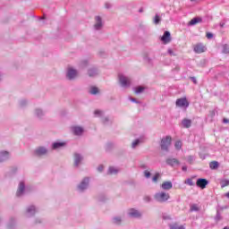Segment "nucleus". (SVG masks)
<instances>
[{"mask_svg": "<svg viewBox=\"0 0 229 229\" xmlns=\"http://www.w3.org/2000/svg\"><path fill=\"white\" fill-rule=\"evenodd\" d=\"M170 198L171 195L165 191H159L154 195V199L159 203H165V201H167Z\"/></svg>", "mask_w": 229, "mask_h": 229, "instance_id": "f257e3e1", "label": "nucleus"}, {"mask_svg": "<svg viewBox=\"0 0 229 229\" xmlns=\"http://www.w3.org/2000/svg\"><path fill=\"white\" fill-rule=\"evenodd\" d=\"M89 185H90V178L84 177L81 182L78 184L77 190L79 192H85L87 189H89Z\"/></svg>", "mask_w": 229, "mask_h": 229, "instance_id": "f03ea898", "label": "nucleus"}, {"mask_svg": "<svg viewBox=\"0 0 229 229\" xmlns=\"http://www.w3.org/2000/svg\"><path fill=\"white\" fill-rule=\"evenodd\" d=\"M173 141V138L171 136H166L161 140V149L163 151H169V146H171V142Z\"/></svg>", "mask_w": 229, "mask_h": 229, "instance_id": "7ed1b4c3", "label": "nucleus"}, {"mask_svg": "<svg viewBox=\"0 0 229 229\" xmlns=\"http://www.w3.org/2000/svg\"><path fill=\"white\" fill-rule=\"evenodd\" d=\"M47 153H49V150L44 146L38 147L33 151L34 157H46Z\"/></svg>", "mask_w": 229, "mask_h": 229, "instance_id": "20e7f679", "label": "nucleus"}, {"mask_svg": "<svg viewBox=\"0 0 229 229\" xmlns=\"http://www.w3.org/2000/svg\"><path fill=\"white\" fill-rule=\"evenodd\" d=\"M37 212H38V209L37 208V207H35L34 205H30L27 207L25 211V216L26 217H33V216H35Z\"/></svg>", "mask_w": 229, "mask_h": 229, "instance_id": "39448f33", "label": "nucleus"}, {"mask_svg": "<svg viewBox=\"0 0 229 229\" xmlns=\"http://www.w3.org/2000/svg\"><path fill=\"white\" fill-rule=\"evenodd\" d=\"M193 51L197 53V55H201V53H205V51H207V46L203 43H198L194 45Z\"/></svg>", "mask_w": 229, "mask_h": 229, "instance_id": "423d86ee", "label": "nucleus"}, {"mask_svg": "<svg viewBox=\"0 0 229 229\" xmlns=\"http://www.w3.org/2000/svg\"><path fill=\"white\" fill-rule=\"evenodd\" d=\"M175 105L180 108H189V100H187V98H178Z\"/></svg>", "mask_w": 229, "mask_h": 229, "instance_id": "0eeeda50", "label": "nucleus"}, {"mask_svg": "<svg viewBox=\"0 0 229 229\" xmlns=\"http://www.w3.org/2000/svg\"><path fill=\"white\" fill-rule=\"evenodd\" d=\"M102 29H103V19L101 18V16H96L94 30H96L97 31H99Z\"/></svg>", "mask_w": 229, "mask_h": 229, "instance_id": "6e6552de", "label": "nucleus"}, {"mask_svg": "<svg viewBox=\"0 0 229 229\" xmlns=\"http://www.w3.org/2000/svg\"><path fill=\"white\" fill-rule=\"evenodd\" d=\"M78 76V71L72 68H69L66 72L67 80L72 81Z\"/></svg>", "mask_w": 229, "mask_h": 229, "instance_id": "1a4fd4ad", "label": "nucleus"}, {"mask_svg": "<svg viewBox=\"0 0 229 229\" xmlns=\"http://www.w3.org/2000/svg\"><path fill=\"white\" fill-rule=\"evenodd\" d=\"M72 131L74 135H77V137H80L83 135V132L85 131V129L81 126H72Z\"/></svg>", "mask_w": 229, "mask_h": 229, "instance_id": "9d476101", "label": "nucleus"}, {"mask_svg": "<svg viewBox=\"0 0 229 229\" xmlns=\"http://www.w3.org/2000/svg\"><path fill=\"white\" fill-rule=\"evenodd\" d=\"M119 81L122 87H130L131 81L123 75H119Z\"/></svg>", "mask_w": 229, "mask_h": 229, "instance_id": "9b49d317", "label": "nucleus"}, {"mask_svg": "<svg viewBox=\"0 0 229 229\" xmlns=\"http://www.w3.org/2000/svg\"><path fill=\"white\" fill-rule=\"evenodd\" d=\"M24 191H26V184H24V182H21L18 186L16 196L21 198V196L24 194Z\"/></svg>", "mask_w": 229, "mask_h": 229, "instance_id": "f8f14e48", "label": "nucleus"}, {"mask_svg": "<svg viewBox=\"0 0 229 229\" xmlns=\"http://www.w3.org/2000/svg\"><path fill=\"white\" fill-rule=\"evenodd\" d=\"M196 185L197 187H199V189H207L208 181L207 179L199 178L197 180Z\"/></svg>", "mask_w": 229, "mask_h": 229, "instance_id": "ddd939ff", "label": "nucleus"}, {"mask_svg": "<svg viewBox=\"0 0 229 229\" xmlns=\"http://www.w3.org/2000/svg\"><path fill=\"white\" fill-rule=\"evenodd\" d=\"M67 146V142L65 141H55L52 143V149H61V148H65Z\"/></svg>", "mask_w": 229, "mask_h": 229, "instance_id": "4468645a", "label": "nucleus"}, {"mask_svg": "<svg viewBox=\"0 0 229 229\" xmlns=\"http://www.w3.org/2000/svg\"><path fill=\"white\" fill-rule=\"evenodd\" d=\"M83 160V156L80 153L74 154V166L80 167V164H81V161Z\"/></svg>", "mask_w": 229, "mask_h": 229, "instance_id": "2eb2a0df", "label": "nucleus"}, {"mask_svg": "<svg viewBox=\"0 0 229 229\" xmlns=\"http://www.w3.org/2000/svg\"><path fill=\"white\" fill-rule=\"evenodd\" d=\"M161 40L164 42V44H169V42H171V32L167 30L165 31Z\"/></svg>", "mask_w": 229, "mask_h": 229, "instance_id": "dca6fc26", "label": "nucleus"}, {"mask_svg": "<svg viewBox=\"0 0 229 229\" xmlns=\"http://www.w3.org/2000/svg\"><path fill=\"white\" fill-rule=\"evenodd\" d=\"M98 74H99V70L96 67H92L88 70V75L89 78H94V76H98Z\"/></svg>", "mask_w": 229, "mask_h": 229, "instance_id": "f3484780", "label": "nucleus"}, {"mask_svg": "<svg viewBox=\"0 0 229 229\" xmlns=\"http://www.w3.org/2000/svg\"><path fill=\"white\" fill-rule=\"evenodd\" d=\"M161 189H163V191H171V189H173V182H171V181L164 182L161 184Z\"/></svg>", "mask_w": 229, "mask_h": 229, "instance_id": "a211bd4d", "label": "nucleus"}, {"mask_svg": "<svg viewBox=\"0 0 229 229\" xmlns=\"http://www.w3.org/2000/svg\"><path fill=\"white\" fill-rule=\"evenodd\" d=\"M10 158V152L8 151H1L0 152V163L5 162V160H8Z\"/></svg>", "mask_w": 229, "mask_h": 229, "instance_id": "6ab92c4d", "label": "nucleus"}, {"mask_svg": "<svg viewBox=\"0 0 229 229\" xmlns=\"http://www.w3.org/2000/svg\"><path fill=\"white\" fill-rule=\"evenodd\" d=\"M129 216H131V217H140V212L135 208H131L129 209Z\"/></svg>", "mask_w": 229, "mask_h": 229, "instance_id": "aec40b11", "label": "nucleus"}, {"mask_svg": "<svg viewBox=\"0 0 229 229\" xmlns=\"http://www.w3.org/2000/svg\"><path fill=\"white\" fill-rule=\"evenodd\" d=\"M34 114H35L36 117H38V119H42V117H44V115H46V113H44V110H42L40 108H36L34 111Z\"/></svg>", "mask_w": 229, "mask_h": 229, "instance_id": "412c9836", "label": "nucleus"}, {"mask_svg": "<svg viewBox=\"0 0 229 229\" xmlns=\"http://www.w3.org/2000/svg\"><path fill=\"white\" fill-rule=\"evenodd\" d=\"M203 19L197 17V18H193L189 21V26H194L196 24H199V22H202Z\"/></svg>", "mask_w": 229, "mask_h": 229, "instance_id": "4be33fe9", "label": "nucleus"}, {"mask_svg": "<svg viewBox=\"0 0 229 229\" xmlns=\"http://www.w3.org/2000/svg\"><path fill=\"white\" fill-rule=\"evenodd\" d=\"M114 146V142L112 141L107 142L105 146L106 152L110 153L111 151H113Z\"/></svg>", "mask_w": 229, "mask_h": 229, "instance_id": "5701e85b", "label": "nucleus"}, {"mask_svg": "<svg viewBox=\"0 0 229 229\" xmlns=\"http://www.w3.org/2000/svg\"><path fill=\"white\" fill-rule=\"evenodd\" d=\"M182 124L183 126V128H191V126L192 125V121L184 118L182 122Z\"/></svg>", "mask_w": 229, "mask_h": 229, "instance_id": "b1692460", "label": "nucleus"}, {"mask_svg": "<svg viewBox=\"0 0 229 229\" xmlns=\"http://www.w3.org/2000/svg\"><path fill=\"white\" fill-rule=\"evenodd\" d=\"M166 164L168 165H175L180 164V161H178V159H176V158H167Z\"/></svg>", "mask_w": 229, "mask_h": 229, "instance_id": "393cba45", "label": "nucleus"}, {"mask_svg": "<svg viewBox=\"0 0 229 229\" xmlns=\"http://www.w3.org/2000/svg\"><path fill=\"white\" fill-rule=\"evenodd\" d=\"M219 167V162L217 161H211L209 163V168L214 170V169H217Z\"/></svg>", "mask_w": 229, "mask_h": 229, "instance_id": "a878e982", "label": "nucleus"}, {"mask_svg": "<svg viewBox=\"0 0 229 229\" xmlns=\"http://www.w3.org/2000/svg\"><path fill=\"white\" fill-rule=\"evenodd\" d=\"M19 105L21 108H26V106H28V100L26 98H22L19 101Z\"/></svg>", "mask_w": 229, "mask_h": 229, "instance_id": "bb28decb", "label": "nucleus"}, {"mask_svg": "<svg viewBox=\"0 0 229 229\" xmlns=\"http://www.w3.org/2000/svg\"><path fill=\"white\" fill-rule=\"evenodd\" d=\"M98 93H99V89H98V87H91L90 88L89 94H91L92 96H96Z\"/></svg>", "mask_w": 229, "mask_h": 229, "instance_id": "cd10ccee", "label": "nucleus"}, {"mask_svg": "<svg viewBox=\"0 0 229 229\" xmlns=\"http://www.w3.org/2000/svg\"><path fill=\"white\" fill-rule=\"evenodd\" d=\"M103 124L106 126H108V124H112V120L108 116H106L105 118L102 119Z\"/></svg>", "mask_w": 229, "mask_h": 229, "instance_id": "c85d7f7f", "label": "nucleus"}, {"mask_svg": "<svg viewBox=\"0 0 229 229\" xmlns=\"http://www.w3.org/2000/svg\"><path fill=\"white\" fill-rule=\"evenodd\" d=\"M115 174V166H109L106 172L107 175Z\"/></svg>", "mask_w": 229, "mask_h": 229, "instance_id": "c756f323", "label": "nucleus"}, {"mask_svg": "<svg viewBox=\"0 0 229 229\" xmlns=\"http://www.w3.org/2000/svg\"><path fill=\"white\" fill-rule=\"evenodd\" d=\"M95 117H103L104 112L102 110L97 109L94 112Z\"/></svg>", "mask_w": 229, "mask_h": 229, "instance_id": "7c9ffc66", "label": "nucleus"}, {"mask_svg": "<svg viewBox=\"0 0 229 229\" xmlns=\"http://www.w3.org/2000/svg\"><path fill=\"white\" fill-rule=\"evenodd\" d=\"M146 88H144L142 86H139L134 89V92H135V94H140V92H142Z\"/></svg>", "mask_w": 229, "mask_h": 229, "instance_id": "2f4dec72", "label": "nucleus"}, {"mask_svg": "<svg viewBox=\"0 0 229 229\" xmlns=\"http://www.w3.org/2000/svg\"><path fill=\"white\" fill-rule=\"evenodd\" d=\"M158 180H160V174L156 173L154 177L152 178V182H154V183H157Z\"/></svg>", "mask_w": 229, "mask_h": 229, "instance_id": "473e14b6", "label": "nucleus"}, {"mask_svg": "<svg viewBox=\"0 0 229 229\" xmlns=\"http://www.w3.org/2000/svg\"><path fill=\"white\" fill-rule=\"evenodd\" d=\"M190 210L191 212H198V210H199V208L198 207V205L193 204L191 206Z\"/></svg>", "mask_w": 229, "mask_h": 229, "instance_id": "72a5a7b5", "label": "nucleus"}, {"mask_svg": "<svg viewBox=\"0 0 229 229\" xmlns=\"http://www.w3.org/2000/svg\"><path fill=\"white\" fill-rule=\"evenodd\" d=\"M228 185H229V180H224L221 182L222 189H225V187H228Z\"/></svg>", "mask_w": 229, "mask_h": 229, "instance_id": "f704fd0d", "label": "nucleus"}, {"mask_svg": "<svg viewBox=\"0 0 229 229\" xmlns=\"http://www.w3.org/2000/svg\"><path fill=\"white\" fill-rule=\"evenodd\" d=\"M182 141L180 140L176 141L174 144L175 149H178V150L182 149Z\"/></svg>", "mask_w": 229, "mask_h": 229, "instance_id": "c9c22d12", "label": "nucleus"}, {"mask_svg": "<svg viewBox=\"0 0 229 229\" xmlns=\"http://www.w3.org/2000/svg\"><path fill=\"white\" fill-rule=\"evenodd\" d=\"M170 229H185L183 225H178L177 224H174V225H171Z\"/></svg>", "mask_w": 229, "mask_h": 229, "instance_id": "e433bc0d", "label": "nucleus"}, {"mask_svg": "<svg viewBox=\"0 0 229 229\" xmlns=\"http://www.w3.org/2000/svg\"><path fill=\"white\" fill-rule=\"evenodd\" d=\"M97 171H98V173H103V171H105V165H99L97 167Z\"/></svg>", "mask_w": 229, "mask_h": 229, "instance_id": "4c0bfd02", "label": "nucleus"}, {"mask_svg": "<svg viewBox=\"0 0 229 229\" xmlns=\"http://www.w3.org/2000/svg\"><path fill=\"white\" fill-rule=\"evenodd\" d=\"M184 183H186V185H190L191 187H192V185H194V182L192 181V179H187Z\"/></svg>", "mask_w": 229, "mask_h": 229, "instance_id": "58836bf2", "label": "nucleus"}, {"mask_svg": "<svg viewBox=\"0 0 229 229\" xmlns=\"http://www.w3.org/2000/svg\"><path fill=\"white\" fill-rule=\"evenodd\" d=\"M223 53H225L226 55H229V47H228V45L224 46Z\"/></svg>", "mask_w": 229, "mask_h": 229, "instance_id": "ea45409f", "label": "nucleus"}, {"mask_svg": "<svg viewBox=\"0 0 229 229\" xmlns=\"http://www.w3.org/2000/svg\"><path fill=\"white\" fill-rule=\"evenodd\" d=\"M140 140H135L133 142H132V148H137V146H139Z\"/></svg>", "mask_w": 229, "mask_h": 229, "instance_id": "a19ab883", "label": "nucleus"}, {"mask_svg": "<svg viewBox=\"0 0 229 229\" xmlns=\"http://www.w3.org/2000/svg\"><path fill=\"white\" fill-rule=\"evenodd\" d=\"M112 6H114L112 4H110V3H108V2H106V4H105V8L106 9V10H110V8H112Z\"/></svg>", "mask_w": 229, "mask_h": 229, "instance_id": "79ce46f5", "label": "nucleus"}, {"mask_svg": "<svg viewBox=\"0 0 229 229\" xmlns=\"http://www.w3.org/2000/svg\"><path fill=\"white\" fill-rule=\"evenodd\" d=\"M144 176L146 178H149L151 176V173L149 171H148V170H145L144 171Z\"/></svg>", "mask_w": 229, "mask_h": 229, "instance_id": "37998d69", "label": "nucleus"}, {"mask_svg": "<svg viewBox=\"0 0 229 229\" xmlns=\"http://www.w3.org/2000/svg\"><path fill=\"white\" fill-rule=\"evenodd\" d=\"M154 22H155V24H158V22H160V16L156 15L155 19H154Z\"/></svg>", "mask_w": 229, "mask_h": 229, "instance_id": "c03bdc74", "label": "nucleus"}, {"mask_svg": "<svg viewBox=\"0 0 229 229\" xmlns=\"http://www.w3.org/2000/svg\"><path fill=\"white\" fill-rule=\"evenodd\" d=\"M206 37H207V38H214V34H212L211 32H207L206 33Z\"/></svg>", "mask_w": 229, "mask_h": 229, "instance_id": "a18cd8bd", "label": "nucleus"}, {"mask_svg": "<svg viewBox=\"0 0 229 229\" xmlns=\"http://www.w3.org/2000/svg\"><path fill=\"white\" fill-rule=\"evenodd\" d=\"M123 222V219L121 217H116V225H121V223Z\"/></svg>", "mask_w": 229, "mask_h": 229, "instance_id": "49530a36", "label": "nucleus"}, {"mask_svg": "<svg viewBox=\"0 0 229 229\" xmlns=\"http://www.w3.org/2000/svg\"><path fill=\"white\" fill-rule=\"evenodd\" d=\"M168 54H169L171 56H174V52L173 51V49H168Z\"/></svg>", "mask_w": 229, "mask_h": 229, "instance_id": "de8ad7c7", "label": "nucleus"}, {"mask_svg": "<svg viewBox=\"0 0 229 229\" xmlns=\"http://www.w3.org/2000/svg\"><path fill=\"white\" fill-rule=\"evenodd\" d=\"M193 160H194V158L192 157V156H190L188 157V161L190 162V164H192Z\"/></svg>", "mask_w": 229, "mask_h": 229, "instance_id": "09e8293b", "label": "nucleus"}, {"mask_svg": "<svg viewBox=\"0 0 229 229\" xmlns=\"http://www.w3.org/2000/svg\"><path fill=\"white\" fill-rule=\"evenodd\" d=\"M223 123H224L225 124H228L229 120H228L227 118H224V119H223Z\"/></svg>", "mask_w": 229, "mask_h": 229, "instance_id": "8fccbe9b", "label": "nucleus"}, {"mask_svg": "<svg viewBox=\"0 0 229 229\" xmlns=\"http://www.w3.org/2000/svg\"><path fill=\"white\" fill-rule=\"evenodd\" d=\"M145 201H151V198L149 196L144 197Z\"/></svg>", "mask_w": 229, "mask_h": 229, "instance_id": "3c124183", "label": "nucleus"}, {"mask_svg": "<svg viewBox=\"0 0 229 229\" xmlns=\"http://www.w3.org/2000/svg\"><path fill=\"white\" fill-rule=\"evenodd\" d=\"M38 223H42V218H37L36 219V225L38 224Z\"/></svg>", "mask_w": 229, "mask_h": 229, "instance_id": "603ef678", "label": "nucleus"}, {"mask_svg": "<svg viewBox=\"0 0 229 229\" xmlns=\"http://www.w3.org/2000/svg\"><path fill=\"white\" fill-rule=\"evenodd\" d=\"M82 64H83L84 67H86V65H88L89 63L87 61H82Z\"/></svg>", "mask_w": 229, "mask_h": 229, "instance_id": "864d4df0", "label": "nucleus"}, {"mask_svg": "<svg viewBox=\"0 0 229 229\" xmlns=\"http://www.w3.org/2000/svg\"><path fill=\"white\" fill-rule=\"evenodd\" d=\"M182 171L186 172L187 171V166H182Z\"/></svg>", "mask_w": 229, "mask_h": 229, "instance_id": "5fc2aeb1", "label": "nucleus"}, {"mask_svg": "<svg viewBox=\"0 0 229 229\" xmlns=\"http://www.w3.org/2000/svg\"><path fill=\"white\" fill-rule=\"evenodd\" d=\"M221 28H225V23H220Z\"/></svg>", "mask_w": 229, "mask_h": 229, "instance_id": "6e6d98bb", "label": "nucleus"}, {"mask_svg": "<svg viewBox=\"0 0 229 229\" xmlns=\"http://www.w3.org/2000/svg\"><path fill=\"white\" fill-rule=\"evenodd\" d=\"M99 201H105V199H99Z\"/></svg>", "mask_w": 229, "mask_h": 229, "instance_id": "4d7b16f0", "label": "nucleus"}, {"mask_svg": "<svg viewBox=\"0 0 229 229\" xmlns=\"http://www.w3.org/2000/svg\"><path fill=\"white\" fill-rule=\"evenodd\" d=\"M192 3H194L195 1H198V0H191Z\"/></svg>", "mask_w": 229, "mask_h": 229, "instance_id": "13d9d810", "label": "nucleus"}, {"mask_svg": "<svg viewBox=\"0 0 229 229\" xmlns=\"http://www.w3.org/2000/svg\"><path fill=\"white\" fill-rule=\"evenodd\" d=\"M131 101L135 102V98H131Z\"/></svg>", "mask_w": 229, "mask_h": 229, "instance_id": "bf43d9fd", "label": "nucleus"}, {"mask_svg": "<svg viewBox=\"0 0 229 229\" xmlns=\"http://www.w3.org/2000/svg\"><path fill=\"white\" fill-rule=\"evenodd\" d=\"M224 229H229V227H228V226H225Z\"/></svg>", "mask_w": 229, "mask_h": 229, "instance_id": "052dcab7", "label": "nucleus"}, {"mask_svg": "<svg viewBox=\"0 0 229 229\" xmlns=\"http://www.w3.org/2000/svg\"><path fill=\"white\" fill-rule=\"evenodd\" d=\"M194 83H196V80H193Z\"/></svg>", "mask_w": 229, "mask_h": 229, "instance_id": "680f3d73", "label": "nucleus"}]
</instances>
